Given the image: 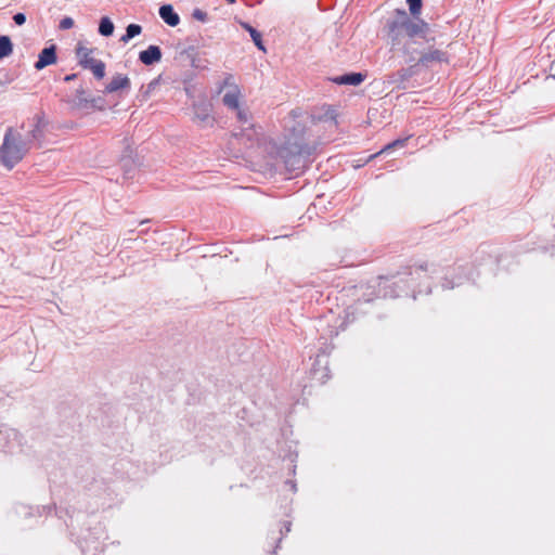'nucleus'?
Instances as JSON below:
<instances>
[{"mask_svg":"<svg viewBox=\"0 0 555 555\" xmlns=\"http://www.w3.org/2000/svg\"><path fill=\"white\" fill-rule=\"evenodd\" d=\"M44 128L46 121L40 116H36L28 128L24 125L9 128L0 145L1 165L9 170L14 168L27 155L34 144L41 140Z\"/></svg>","mask_w":555,"mask_h":555,"instance_id":"nucleus-1","label":"nucleus"},{"mask_svg":"<svg viewBox=\"0 0 555 555\" xmlns=\"http://www.w3.org/2000/svg\"><path fill=\"white\" fill-rule=\"evenodd\" d=\"M286 129H292L293 134L278 150V155L292 167H300L305 164L306 157L309 155L308 149L304 144V129L294 126V119L285 122Z\"/></svg>","mask_w":555,"mask_h":555,"instance_id":"nucleus-2","label":"nucleus"},{"mask_svg":"<svg viewBox=\"0 0 555 555\" xmlns=\"http://www.w3.org/2000/svg\"><path fill=\"white\" fill-rule=\"evenodd\" d=\"M76 55L79 64L83 68H88L92 72L95 78L102 79L105 76V64L101 60H96L92 56V50L78 44L76 49Z\"/></svg>","mask_w":555,"mask_h":555,"instance_id":"nucleus-3","label":"nucleus"},{"mask_svg":"<svg viewBox=\"0 0 555 555\" xmlns=\"http://www.w3.org/2000/svg\"><path fill=\"white\" fill-rule=\"evenodd\" d=\"M426 35V24L412 18L405 25L403 36L401 37V44L406 53L414 52L415 49L412 47L416 38H424Z\"/></svg>","mask_w":555,"mask_h":555,"instance_id":"nucleus-4","label":"nucleus"},{"mask_svg":"<svg viewBox=\"0 0 555 555\" xmlns=\"http://www.w3.org/2000/svg\"><path fill=\"white\" fill-rule=\"evenodd\" d=\"M242 93L236 87H230L223 94V104L230 109L235 111L237 119L242 124H248L249 113L241 107Z\"/></svg>","mask_w":555,"mask_h":555,"instance_id":"nucleus-5","label":"nucleus"},{"mask_svg":"<svg viewBox=\"0 0 555 555\" xmlns=\"http://www.w3.org/2000/svg\"><path fill=\"white\" fill-rule=\"evenodd\" d=\"M410 20L411 18L405 11L397 10L395 18L389 22V37L393 47L401 46V37L403 36V30Z\"/></svg>","mask_w":555,"mask_h":555,"instance_id":"nucleus-6","label":"nucleus"},{"mask_svg":"<svg viewBox=\"0 0 555 555\" xmlns=\"http://www.w3.org/2000/svg\"><path fill=\"white\" fill-rule=\"evenodd\" d=\"M193 120L202 128L210 127L214 125V117L211 115V104L208 102H199L194 105Z\"/></svg>","mask_w":555,"mask_h":555,"instance_id":"nucleus-7","label":"nucleus"},{"mask_svg":"<svg viewBox=\"0 0 555 555\" xmlns=\"http://www.w3.org/2000/svg\"><path fill=\"white\" fill-rule=\"evenodd\" d=\"M130 79L124 74H115L111 81L105 86V93H115L118 91H128L130 89Z\"/></svg>","mask_w":555,"mask_h":555,"instance_id":"nucleus-8","label":"nucleus"},{"mask_svg":"<svg viewBox=\"0 0 555 555\" xmlns=\"http://www.w3.org/2000/svg\"><path fill=\"white\" fill-rule=\"evenodd\" d=\"M17 433L11 428H0V451H12L17 441Z\"/></svg>","mask_w":555,"mask_h":555,"instance_id":"nucleus-9","label":"nucleus"},{"mask_svg":"<svg viewBox=\"0 0 555 555\" xmlns=\"http://www.w3.org/2000/svg\"><path fill=\"white\" fill-rule=\"evenodd\" d=\"M56 62V52L55 46H51L49 48H44L38 57V61L35 63V68L37 70H41L44 67L52 65Z\"/></svg>","mask_w":555,"mask_h":555,"instance_id":"nucleus-10","label":"nucleus"},{"mask_svg":"<svg viewBox=\"0 0 555 555\" xmlns=\"http://www.w3.org/2000/svg\"><path fill=\"white\" fill-rule=\"evenodd\" d=\"M162 59L160 49L157 46H150L146 50L141 51L139 60L145 65H152Z\"/></svg>","mask_w":555,"mask_h":555,"instance_id":"nucleus-11","label":"nucleus"},{"mask_svg":"<svg viewBox=\"0 0 555 555\" xmlns=\"http://www.w3.org/2000/svg\"><path fill=\"white\" fill-rule=\"evenodd\" d=\"M159 16L165 23L172 27L177 26L180 22L179 15L173 11L170 4H165L159 8Z\"/></svg>","mask_w":555,"mask_h":555,"instance_id":"nucleus-12","label":"nucleus"},{"mask_svg":"<svg viewBox=\"0 0 555 555\" xmlns=\"http://www.w3.org/2000/svg\"><path fill=\"white\" fill-rule=\"evenodd\" d=\"M364 80V76L360 73H351L338 76L333 79L334 82L338 85H350L358 86Z\"/></svg>","mask_w":555,"mask_h":555,"instance_id":"nucleus-13","label":"nucleus"},{"mask_svg":"<svg viewBox=\"0 0 555 555\" xmlns=\"http://www.w3.org/2000/svg\"><path fill=\"white\" fill-rule=\"evenodd\" d=\"M240 25L246 30L249 33L254 43L256 44V47L261 50L262 52H266V48L263 46V42H262V38H261V34L256 30L254 27H251L248 23L246 22H240Z\"/></svg>","mask_w":555,"mask_h":555,"instance_id":"nucleus-14","label":"nucleus"},{"mask_svg":"<svg viewBox=\"0 0 555 555\" xmlns=\"http://www.w3.org/2000/svg\"><path fill=\"white\" fill-rule=\"evenodd\" d=\"M313 118L319 121L330 122L331 126L336 125V116L334 109L330 106L322 107L321 113L313 115Z\"/></svg>","mask_w":555,"mask_h":555,"instance_id":"nucleus-15","label":"nucleus"},{"mask_svg":"<svg viewBox=\"0 0 555 555\" xmlns=\"http://www.w3.org/2000/svg\"><path fill=\"white\" fill-rule=\"evenodd\" d=\"M13 52V44L8 36H0V60L8 57Z\"/></svg>","mask_w":555,"mask_h":555,"instance_id":"nucleus-16","label":"nucleus"},{"mask_svg":"<svg viewBox=\"0 0 555 555\" xmlns=\"http://www.w3.org/2000/svg\"><path fill=\"white\" fill-rule=\"evenodd\" d=\"M99 33L108 37L114 33V24L108 17H102L99 25Z\"/></svg>","mask_w":555,"mask_h":555,"instance_id":"nucleus-17","label":"nucleus"},{"mask_svg":"<svg viewBox=\"0 0 555 555\" xmlns=\"http://www.w3.org/2000/svg\"><path fill=\"white\" fill-rule=\"evenodd\" d=\"M142 31V28L140 25H137V24H130L128 25V27L126 28V34L120 38V41L122 42H128L130 39H132L133 37L140 35Z\"/></svg>","mask_w":555,"mask_h":555,"instance_id":"nucleus-18","label":"nucleus"},{"mask_svg":"<svg viewBox=\"0 0 555 555\" xmlns=\"http://www.w3.org/2000/svg\"><path fill=\"white\" fill-rule=\"evenodd\" d=\"M421 61L422 62H431V61L443 62V61H447V59H446V55L443 52L436 50V51H431V52L423 55L421 57Z\"/></svg>","mask_w":555,"mask_h":555,"instance_id":"nucleus-19","label":"nucleus"},{"mask_svg":"<svg viewBox=\"0 0 555 555\" xmlns=\"http://www.w3.org/2000/svg\"><path fill=\"white\" fill-rule=\"evenodd\" d=\"M406 141H408V138L395 140L391 143L387 144L384 149H382L374 156H377V155H379L382 153H386V152H388L390 150H393L396 147H403L405 145Z\"/></svg>","mask_w":555,"mask_h":555,"instance_id":"nucleus-20","label":"nucleus"},{"mask_svg":"<svg viewBox=\"0 0 555 555\" xmlns=\"http://www.w3.org/2000/svg\"><path fill=\"white\" fill-rule=\"evenodd\" d=\"M412 15H417L421 12L422 0H406Z\"/></svg>","mask_w":555,"mask_h":555,"instance_id":"nucleus-21","label":"nucleus"},{"mask_svg":"<svg viewBox=\"0 0 555 555\" xmlns=\"http://www.w3.org/2000/svg\"><path fill=\"white\" fill-rule=\"evenodd\" d=\"M74 26V20L72 17H64L61 20L59 27L62 30L70 29Z\"/></svg>","mask_w":555,"mask_h":555,"instance_id":"nucleus-22","label":"nucleus"},{"mask_svg":"<svg viewBox=\"0 0 555 555\" xmlns=\"http://www.w3.org/2000/svg\"><path fill=\"white\" fill-rule=\"evenodd\" d=\"M192 16H193L195 20H197V21H199V22H203V23L207 21V13H206V12H204V11H202V10H199V9H195V10L193 11V13H192Z\"/></svg>","mask_w":555,"mask_h":555,"instance_id":"nucleus-23","label":"nucleus"},{"mask_svg":"<svg viewBox=\"0 0 555 555\" xmlns=\"http://www.w3.org/2000/svg\"><path fill=\"white\" fill-rule=\"evenodd\" d=\"M13 21L15 22L16 25H23L26 22V16L23 13H16L13 16Z\"/></svg>","mask_w":555,"mask_h":555,"instance_id":"nucleus-24","label":"nucleus"},{"mask_svg":"<svg viewBox=\"0 0 555 555\" xmlns=\"http://www.w3.org/2000/svg\"><path fill=\"white\" fill-rule=\"evenodd\" d=\"M327 374H322L321 376H318L317 375V372L313 373V378L319 380V382H325V379L327 378Z\"/></svg>","mask_w":555,"mask_h":555,"instance_id":"nucleus-25","label":"nucleus"},{"mask_svg":"<svg viewBox=\"0 0 555 555\" xmlns=\"http://www.w3.org/2000/svg\"><path fill=\"white\" fill-rule=\"evenodd\" d=\"M73 77H74V76H67L65 79H66V80H70V79H73Z\"/></svg>","mask_w":555,"mask_h":555,"instance_id":"nucleus-26","label":"nucleus"}]
</instances>
